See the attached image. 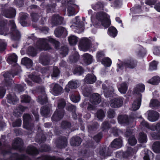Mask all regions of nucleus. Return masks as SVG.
I'll use <instances>...</instances> for the list:
<instances>
[{
	"label": "nucleus",
	"instance_id": "10",
	"mask_svg": "<svg viewBox=\"0 0 160 160\" xmlns=\"http://www.w3.org/2000/svg\"><path fill=\"white\" fill-rule=\"evenodd\" d=\"M9 25L12 29V39L15 40H18L20 38V34L19 32L16 29V26L13 20L10 21Z\"/></svg>",
	"mask_w": 160,
	"mask_h": 160
},
{
	"label": "nucleus",
	"instance_id": "6",
	"mask_svg": "<svg viewBox=\"0 0 160 160\" xmlns=\"http://www.w3.org/2000/svg\"><path fill=\"white\" fill-rule=\"evenodd\" d=\"M65 3H67L68 7V15L69 16H72L76 14L75 10L78 9V7L74 4L73 0H66Z\"/></svg>",
	"mask_w": 160,
	"mask_h": 160
},
{
	"label": "nucleus",
	"instance_id": "17",
	"mask_svg": "<svg viewBox=\"0 0 160 160\" xmlns=\"http://www.w3.org/2000/svg\"><path fill=\"white\" fill-rule=\"evenodd\" d=\"M23 142L20 138H16L12 144V148L15 149L20 150L22 147Z\"/></svg>",
	"mask_w": 160,
	"mask_h": 160
},
{
	"label": "nucleus",
	"instance_id": "28",
	"mask_svg": "<svg viewBox=\"0 0 160 160\" xmlns=\"http://www.w3.org/2000/svg\"><path fill=\"white\" fill-rule=\"evenodd\" d=\"M141 98H139L137 100L134 101L133 103L131 109L132 110L136 111L138 109L141 105Z\"/></svg>",
	"mask_w": 160,
	"mask_h": 160
},
{
	"label": "nucleus",
	"instance_id": "44",
	"mask_svg": "<svg viewBox=\"0 0 160 160\" xmlns=\"http://www.w3.org/2000/svg\"><path fill=\"white\" fill-rule=\"evenodd\" d=\"M138 140L141 143H145L147 142V137L144 133H140L139 135Z\"/></svg>",
	"mask_w": 160,
	"mask_h": 160
},
{
	"label": "nucleus",
	"instance_id": "23",
	"mask_svg": "<svg viewBox=\"0 0 160 160\" xmlns=\"http://www.w3.org/2000/svg\"><path fill=\"white\" fill-rule=\"evenodd\" d=\"M15 10L12 8H10L4 12V15L7 18H10L15 17Z\"/></svg>",
	"mask_w": 160,
	"mask_h": 160
},
{
	"label": "nucleus",
	"instance_id": "57",
	"mask_svg": "<svg viewBox=\"0 0 160 160\" xmlns=\"http://www.w3.org/2000/svg\"><path fill=\"white\" fill-rule=\"evenodd\" d=\"M59 71L57 67H55L54 68L53 73L52 75V77H57L59 75Z\"/></svg>",
	"mask_w": 160,
	"mask_h": 160
},
{
	"label": "nucleus",
	"instance_id": "53",
	"mask_svg": "<svg viewBox=\"0 0 160 160\" xmlns=\"http://www.w3.org/2000/svg\"><path fill=\"white\" fill-rule=\"evenodd\" d=\"M79 58V56L78 53L77 52H75L74 55L71 56L70 57L69 59L72 62H76L78 60Z\"/></svg>",
	"mask_w": 160,
	"mask_h": 160
},
{
	"label": "nucleus",
	"instance_id": "25",
	"mask_svg": "<svg viewBox=\"0 0 160 160\" xmlns=\"http://www.w3.org/2000/svg\"><path fill=\"white\" fill-rule=\"evenodd\" d=\"M118 90L122 94H125L128 88V85L125 82L122 83L118 86Z\"/></svg>",
	"mask_w": 160,
	"mask_h": 160
},
{
	"label": "nucleus",
	"instance_id": "41",
	"mask_svg": "<svg viewBox=\"0 0 160 160\" xmlns=\"http://www.w3.org/2000/svg\"><path fill=\"white\" fill-rule=\"evenodd\" d=\"M160 81V78L159 77L155 76L148 80V82L152 84L157 85L159 82Z\"/></svg>",
	"mask_w": 160,
	"mask_h": 160
},
{
	"label": "nucleus",
	"instance_id": "34",
	"mask_svg": "<svg viewBox=\"0 0 160 160\" xmlns=\"http://www.w3.org/2000/svg\"><path fill=\"white\" fill-rule=\"evenodd\" d=\"M68 40L71 45H74L77 44L78 41V38L75 36L71 35L68 37Z\"/></svg>",
	"mask_w": 160,
	"mask_h": 160
},
{
	"label": "nucleus",
	"instance_id": "9",
	"mask_svg": "<svg viewBox=\"0 0 160 160\" xmlns=\"http://www.w3.org/2000/svg\"><path fill=\"white\" fill-rule=\"evenodd\" d=\"M123 98L118 97L112 99L110 101V106L114 108H118L121 107L122 105Z\"/></svg>",
	"mask_w": 160,
	"mask_h": 160
},
{
	"label": "nucleus",
	"instance_id": "5",
	"mask_svg": "<svg viewBox=\"0 0 160 160\" xmlns=\"http://www.w3.org/2000/svg\"><path fill=\"white\" fill-rule=\"evenodd\" d=\"M11 159L13 160H28V157L24 156H19L16 153L13 154ZM38 160H55L54 157L47 156H43L42 158L38 159Z\"/></svg>",
	"mask_w": 160,
	"mask_h": 160
},
{
	"label": "nucleus",
	"instance_id": "48",
	"mask_svg": "<svg viewBox=\"0 0 160 160\" xmlns=\"http://www.w3.org/2000/svg\"><path fill=\"white\" fill-rule=\"evenodd\" d=\"M70 98L72 101L75 103L78 102L80 99L79 95H76L73 94L70 97Z\"/></svg>",
	"mask_w": 160,
	"mask_h": 160
},
{
	"label": "nucleus",
	"instance_id": "61",
	"mask_svg": "<svg viewBox=\"0 0 160 160\" xmlns=\"http://www.w3.org/2000/svg\"><path fill=\"white\" fill-rule=\"evenodd\" d=\"M145 50L142 48L140 51L138 52L137 54L139 57H143L145 54Z\"/></svg>",
	"mask_w": 160,
	"mask_h": 160
},
{
	"label": "nucleus",
	"instance_id": "30",
	"mask_svg": "<svg viewBox=\"0 0 160 160\" xmlns=\"http://www.w3.org/2000/svg\"><path fill=\"white\" fill-rule=\"evenodd\" d=\"M42 92L43 93V96L42 97L39 96L38 97L37 100L41 104H43L45 103L47 101V97L46 95L44 93L45 92V89L44 88H41Z\"/></svg>",
	"mask_w": 160,
	"mask_h": 160
},
{
	"label": "nucleus",
	"instance_id": "11",
	"mask_svg": "<svg viewBox=\"0 0 160 160\" xmlns=\"http://www.w3.org/2000/svg\"><path fill=\"white\" fill-rule=\"evenodd\" d=\"M82 22H81L80 21V18L79 16H77L75 17L74 21V24L75 25H73L71 26V27L73 29H78L82 27L84 24V22L85 21V18L82 17Z\"/></svg>",
	"mask_w": 160,
	"mask_h": 160
},
{
	"label": "nucleus",
	"instance_id": "4",
	"mask_svg": "<svg viewBox=\"0 0 160 160\" xmlns=\"http://www.w3.org/2000/svg\"><path fill=\"white\" fill-rule=\"evenodd\" d=\"M137 62L136 61L132 60H125L122 62L118 64V68L117 69L118 72L119 70H122L123 69L124 67L125 68H133L136 65Z\"/></svg>",
	"mask_w": 160,
	"mask_h": 160
},
{
	"label": "nucleus",
	"instance_id": "59",
	"mask_svg": "<svg viewBox=\"0 0 160 160\" xmlns=\"http://www.w3.org/2000/svg\"><path fill=\"white\" fill-rule=\"evenodd\" d=\"M22 123V120L20 119H18L16 120L15 122L12 124V125L13 127H20L21 126Z\"/></svg>",
	"mask_w": 160,
	"mask_h": 160
},
{
	"label": "nucleus",
	"instance_id": "64",
	"mask_svg": "<svg viewBox=\"0 0 160 160\" xmlns=\"http://www.w3.org/2000/svg\"><path fill=\"white\" fill-rule=\"evenodd\" d=\"M102 137V134L101 133H99L94 136V139L97 142H98Z\"/></svg>",
	"mask_w": 160,
	"mask_h": 160
},
{
	"label": "nucleus",
	"instance_id": "3",
	"mask_svg": "<svg viewBox=\"0 0 160 160\" xmlns=\"http://www.w3.org/2000/svg\"><path fill=\"white\" fill-rule=\"evenodd\" d=\"M66 105V102L64 99H59L58 101V109L55 112L52 119V121L60 120L63 117L64 110L63 108Z\"/></svg>",
	"mask_w": 160,
	"mask_h": 160
},
{
	"label": "nucleus",
	"instance_id": "16",
	"mask_svg": "<svg viewBox=\"0 0 160 160\" xmlns=\"http://www.w3.org/2000/svg\"><path fill=\"white\" fill-rule=\"evenodd\" d=\"M90 100L92 104H98L100 102L101 99L99 94L94 93L91 96Z\"/></svg>",
	"mask_w": 160,
	"mask_h": 160
},
{
	"label": "nucleus",
	"instance_id": "27",
	"mask_svg": "<svg viewBox=\"0 0 160 160\" xmlns=\"http://www.w3.org/2000/svg\"><path fill=\"white\" fill-rule=\"evenodd\" d=\"M39 62L43 65H48L50 63L49 58L46 56H41L39 58Z\"/></svg>",
	"mask_w": 160,
	"mask_h": 160
},
{
	"label": "nucleus",
	"instance_id": "24",
	"mask_svg": "<svg viewBox=\"0 0 160 160\" xmlns=\"http://www.w3.org/2000/svg\"><path fill=\"white\" fill-rule=\"evenodd\" d=\"M83 61L86 65L90 64L92 60V57L88 53H86L82 55Z\"/></svg>",
	"mask_w": 160,
	"mask_h": 160
},
{
	"label": "nucleus",
	"instance_id": "26",
	"mask_svg": "<svg viewBox=\"0 0 160 160\" xmlns=\"http://www.w3.org/2000/svg\"><path fill=\"white\" fill-rule=\"evenodd\" d=\"M21 63L25 65L27 68H30L32 65V60L27 57L24 58L22 59Z\"/></svg>",
	"mask_w": 160,
	"mask_h": 160
},
{
	"label": "nucleus",
	"instance_id": "38",
	"mask_svg": "<svg viewBox=\"0 0 160 160\" xmlns=\"http://www.w3.org/2000/svg\"><path fill=\"white\" fill-rule=\"evenodd\" d=\"M29 77L33 81L37 83H40L42 81L39 75L38 74L35 73L34 74L30 75L29 76Z\"/></svg>",
	"mask_w": 160,
	"mask_h": 160
},
{
	"label": "nucleus",
	"instance_id": "56",
	"mask_svg": "<svg viewBox=\"0 0 160 160\" xmlns=\"http://www.w3.org/2000/svg\"><path fill=\"white\" fill-rule=\"evenodd\" d=\"M71 124L69 122L63 121L61 124V127L63 129L69 128L70 127Z\"/></svg>",
	"mask_w": 160,
	"mask_h": 160
},
{
	"label": "nucleus",
	"instance_id": "8",
	"mask_svg": "<svg viewBox=\"0 0 160 160\" xmlns=\"http://www.w3.org/2000/svg\"><path fill=\"white\" fill-rule=\"evenodd\" d=\"M139 118H140V122L141 125L152 130H154L155 129L158 132H160V122L157 123L155 126L153 125L150 126L142 117H140Z\"/></svg>",
	"mask_w": 160,
	"mask_h": 160
},
{
	"label": "nucleus",
	"instance_id": "43",
	"mask_svg": "<svg viewBox=\"0 0 160 160\" xmlns=\"http://www.w3.org/2000/svg\"><path fill=\"white\" fill-rule=\"evenodd\" d=\"M68 84L70 88L72 89H75L78 86V82L76 80H72L69 82Z\"/></svg>",
	"mask_w": 160,
	"mask_h": 160
},
{
	"label": "nucleus",
	"instance_id": "58",
	"mask_svg": "<svg viewBox=\"0 0 160 160\" xmlns=\"http://www.w3.org/2000/svg\"><path fill=\"white\" fill-rule=\"evenodd\" d=\"M6 46L4 40H0V51L4 50Z\"/></svg>",
	"mask_w": 160,
	"mask_h": 160
},
{
	"label": "nucleus",
	"instance_id": "14",
	"mask_svg": "<svg viewBox=\"0 0 160 160\" xmlns=\"http://www.w3.org/2000/svg\"><path fill=\"white\" fill-rule=\"evenodd\" d=\"M6 21L0 22V35L6 36L9 33L8 29L6 27Z\"/></svg>",
	"mask_w": 160,
	"mask_h": 160
},
{
	"label": "nucleus",
	"instance_id": "62",
	"mask_svg": "<svg viewBox=\"0 0 160 160\" xmlns=\"http://www.w3.org/2000/svg\"><path fill=\"white\" fill-rule=\"evenodd\" d=\"M104 55V54L103 52L101 51L98 52L97 54V58L98 60H100L102 58Z\"/></svg>",
	"mask_w": 160,
	"mask_h": 160
},
{
	"label": "nucleus",
	"instance_id": "52",
	"mask_svg": "<svg viewBox=\"0 0 160 160\" xmlns=\"http://www.w3.org/2000/svg\"><path fill=\"white\" fill-rule=\"evenodd\" d=\"M21 17L20 22L21 25L23 26H25L23 25L24 22H23V21L25 20L28 17V15L26 13H21L20 14Z\"/></svg>",
	"mask_w": 160,
	"mask_h": 160
},
{
	"label": "nucleus",
	"instance_id": "35",
	"mask_svg": "<svg viewBox=\"0 0 160 160\" xmlns=\"http://www.w3.org/2000/svg\"><path fill=\"white\" fill-rule=\"evenodd\" d=\"M17 56L16 55L13 53L10 55L7 59V61L10 64H12V63H15L17 60Z\"/></svg>",
	"mask_w": 160,
	"mask_h": 160
},
{
	"label": "nucleus",
	"instance_id": "40",
	"mask_svg": "<svg viewBox=\"0 0 160 160\" xmlns=\"http://www.w3.org/2000/svg\"><path fill=\"white\" fill-rule=\"evenodd\" d=\"M152 148L155 152L160 153V141L155 142L152 145Z\"/></svg>",
	"mask_w": 160,
	"mask_h": 160
},
{
	"label": "nucleus",
	"instance_id": "15",
	"mask_svg": "<svg viewBox=\"0 0 160 160\" xmlns=\"http://www.w3.org/2000/svg\"><path fill=\"white\" fill-rule=\"evenodd\" d=\"M159 118L158 113L154 111L149 112L148 115V119L152 122H154L157 121Z\"/></svg>",
	"mask_w": 160,
	"mask_h": 160
},
{
	"label": "nucleus",
	"instance_id": "47",
	"mask_svg": "<svg viewBox=\"0 0 160 160\" xmlns=\"http://www.w3.org/2000/svg\"><path fill=\"white\" fill-rule=\"evenodd\" d=\"M160 106V102L157 100L153 99H152L150 103V106L151 107H158Z\"/></svg>",
	"mask_w": 160,
	"mask_h": 160
},
{
	"label": "nucleus",
	"instance_id": "37",
	"mask_svg": "<svg viewBox=\"0 0 160 160\" xmlns=\"http://www.w3.org/2000/svg\"><path fill=\"white\" fill-rule=\"evenodd\" d=\"M27 152L31 155H36L38 153V152L34 147L29 146L27 148Z\"/></svg>",
	"mask_w": 160,
	"mask_h": 160
},
{
	"label": "nucleus",
	"instance_id": "32",
	"mask_svg": "<svg viewBox=\"0 0 160 160\" xmlns=\"http://www.w3.org/2000/svg\"><path fill=\"white\" fill-rule=\"evenodd\" d=\"M8 102L11 104H15L18 101V98L15 95L12 96L11 95H9L7 96Z\"/></svg>",
	"mask_w": 160,
	"mask_h": 160
},
{
	"label": "nucleus",
	"instance_id": "13",
	"mask_svg": "<svg viewBox=\"0 0 160 160\" xmlns=\"http://www.w3.org/2000/svg\"><path fill=\"white\" fill-rule=\"evenodd\" d=\"M23 127L27 129H31L30 123L31 119L30 116L28 114H25L23 116Z\"/></svg>",
	"mask_w": 160,
	"mask_h": 160
},
{
	"label": "nucleus",
	"instance_id": "49",
	"mask_svg": "<svg viewBox=\"0 0 160 160\" xmlns=\"http://www.w3.org/2000/svg\"><path fill=\"white\" fill-rule=\"evenodd\" d=\"M105 113L102 110L98 111L97 113V118L99 120H102L105 117Z\"/></svg>",
	"mask_w": 160,
	"mask_h": 160
},
{
	"label": "nucleus",
	"instance_id": "1",
	"mask_svg": "<svg viewBox=\"0 0 160 160\" xmlns=\"http://www.w3.org/2000/svg\"><path fill=\"white\" fill-rule=\"evenodd\" d=\"M48 42L54 44L56 49L58 48L60 45L59 42L50 37H48L46 38L40 39L37 43L36 48L35 49L33 48L29 47V50L30 52L31 55L33 57L35 56L37 53V51L47 50L51 49V47L48 44Z\"/></svg>",
	"mask_w": 160,
	"mask_h": 160
},
{
	"label": "nucleus",
	"instance_id": "29",
	"mask_svg": "<svg viewBox=\"0 0 160 160\" xmlns=\"http://www.w3.org/2000/svg\"><path fill=\"white\" fill-rule=\"evenodd\" d=\"M67 33L66 30L64 28L59 27L57 28L54 31V33L57 37H59L61 36L62 34Z\"/></svg>",
	"mask_w": 160,
	"mask_h": 160
},
{
	"label": "nucleus",
	"instance_id": "46",
	"mask_svg": "<svg viewBox=\"0 0 160 160\" xmlns=\"http://www.w3.org/2000/svg\"><path fill=\"white\" fill-rule=\"evenodd\" d=\"M73 72L74 74L79 75L84 72V70L81 67L78 66L74 69Z\"/></svg>",
	"mask_w": 160,
	"mask_h": 160
},
{
	"label": "nucleus",
	"instance_id": "45",
	"mask_svg": "<svg viewBox=\"0 0 160 160\" xmlns=\"http://www.w3.org/2000/svg\"><path fill=\"white\" fill-rule=\"evenodd\" d=\"M102 63L105 67H110L112 63L111 60L108 58H104L102 61Z\"/></svg>",
	"mask_w": 160,
	"mask_h": 160
},
{
	"label": "nucleus",
	"instance_id": "20",
	"mask_svg": "<svg viewBox=\"0 0 160 160\" xmlns=\"http://www.w3.org/2000/svg\"><path fill=\"white\" fill-rule=\"evenodd\" d=\"M122 146V140L120 138L115 139L111 143L110 147L115 149H118Z\"/></svg>",
	"mask_w": 160,
	"mask_h": 160
},
{
	"label": "nucleus",
	"instance_id": "63",
	"mask_svg": "<svg viewBox=\"0 0 160 160\" xmlns=\"http://www.w3.org/2000/svg\"><path fill=\"white\" fill-rule=\"evenodd\" d=\"M67 108L68 110L72 112H75L76 109V107L71 104H69L67 106Z\"/></svg>",
	"mask_w": 160,
	"mask_h": 160
},
{
	"label": "nucleus",
	"instance_id": "55",
	"mask_svg": "<svg viewBox=\"0 0 160 160\" xmlns=\"http://www.w3.org/2000/svg\"><path fill=\"white\" fill-rule=\"evenodd\" d=\"M158 62L155 61H153L151 62L150 65L149 69L151 70H156L157 68V65Z\"/></svg>",
	"mask_w": 160,
	"mask_h": 160
},
{
	"label": "nucleus",
	"instance_id": "22",
	"mask_svg": "<svg viewBox=\"0 0 160 160\" xmlns=\"http://www.w3.org/2000/svg\"><path fill=\"white\" fill-rule=\"evenodd\" d=\"M96 80L95 76L93 74H88L85 78V82L88 84H92Z\"/></svg>",
	"mask_w": 160,
	"mask_h": 160
},
{
	"label": "nucleus",
	"instance_id": "60",
	"mask_svg": "<svg viewBox=\"0 0 160 160\" xmlns=\"http://www.w3.org/2000/svg\"><path fill=\"white\" fill-rule=\"evenodd\" d=\"M107 115L108 117L109 118H113L115 115L114 111L112 109H109L107 112Z\"/></svg>",
	"mask_w": 160,
	"mask_h": 160
},
{
	"label": "nucleus",
	"instance_id": "39",
	"mask_svg": "<svg viewBox=\"0 0 160 160\" xmlns=\"http://www.w3.org/2000/svg\"><path fill=\"white\" fill-rule=\"evenodd\" d=\"M108 34L110 36L114 38L117 35V31L115 28L110 27L108 29Z\"/></svg>",
	"mask_w": 160,
	"mask_h": 160
},
{
	"label": "nucleus",
	"instance_id": "18",
	"mask_svg": "<svg viewBox=\"0 0 160 160\" xmlns=\"http://www.w3.org/2000/svg\"><path fill=\"white\" fill-rule=\"evenodd\" d=\"M3 76L4 78V80L7 86H11L13 83V81L10 78L12 76L13 77V75L9 72H6L3 74Z\"/></svg>",
	"mask_w": 160,
	"mask_h": 160
},
{
	"label": "nucleus",
	"instance_id": "31",
	"mask_svg": "<svg viewBox=\"0 0 160 160\" xmlns=\"http://www.w3.org/2000/svg\"><path fill=\"white\" fill-rule=\"evenodd\" d=\"M81 142V139L78 137H77L71 139L70 143L72 146H78L80 145Z\"/></svg>",
	"mask_w": 160,
	"mask_h": 160
},
{
	"label": "nucleus",
	"instance_id": "50",
	"mask_svg": "<svg viewBox=\"0 0 160 160\" xmlns=\"http://www.w3.org/2000/svg\"><path fill=\"white\" fill-rule=\"evenodd\" d=\"M105 85H102V88L104 90V92L105 96L106 98H108L109 97H111L112 93L114 92L113 89H112V90H111V91L109 92V91H108L107 90L105 89Z\"/></svg>",
	"mask_w": 160,
	"mask_h": 160
},
{
	"label": "nucleus",
	"instance_id": "51",
	"mask_svg": "<svg viewBox=\"0 0 160 160\" xmlns=\"http://www.w3.org/2000/svg\"><path fill=\"white\" fill-rule=\"evenodd\" d=\"M31 100L30 97L27 95H22L21 96V101L22 102H29Z\"/></svg>",
	"mask_w": 160,
	"mask_h": 160
},
{
	"label": "nucleus",
	"instance_id": "21",
	"mask_svg": "<svg viewBox=\"0 0 160 160\" xmlns=\"http://www.w3.org/2000/svg\"><path fill=\"white\" fill-rule=\"evenodd\" d=\"M145 90V86L142 84H139L137 85L134 89V92L136 94L139 95V98H141V95L140 92H143Z\"/></svg>",
	"mask_w": 160,
	"mask_h": 160
},
{
	"label": "nucleus",
	"instance_id": "36",
	"mask_svg": "<svg viewBox=\"0 0 160 160\" xmlns=\"http://www.w3.org/2000/svg\"><path fill=\"white\" fill-rule=\"evenodd\" d=\"M40 112L41 114L45 117H47L50 113V109L48 106H44L41 108Z\"/></svg>",
	"mask_w": 160,
	"mask_h": 160
},
{
	"label": "nucleus",
	"instance_id": "2",
	"mask_svg": "<svg viewBox=\"0 0 160 160\" xmlns=\"http://www.w3.org/2000/svg\"><path fill=\"white\" fill-rule=\"evenodd\" d=\"M94 23L95 25L101 24L105 28L108 27L111 23L109 16L103 12H99L96 14Z\"/></svg>",
	"mask_w": 160,
	"mask_h": 160
},
{
	"label": "nucleus",
	"instance_id": "42",
	"mask_svg": "<svg viewBox=\"0 0 160 160\" xmlns=\"http://www.w3.org/2000/svg\"><path fill=\"white\" fill-rule=\"evenodd\" d=\"M92 8L95 10H102L104 8V5L101 2H98L95 4H92Z\"/></svg>",
	"mask_w": 160,
	"mask_h": 160
},
{
	"label": "nucleus",
	"instance_id": "7",
	"mask_svg": "<svg viewBox=\"0 0 160 160\" xmlns=\"http://www.w3.org/2000/svg\"><path fill=\"white\" fill-rule=\"evenodd\" d=\"M90 40L87 38H81L79 44V48L81 50L86 51L90 47Z\"/></svg>",
	"mask_w": 160,
	"mask_h": 160
},
{
	"label": "nucleus",
	"instance_id": "54",
	"mask_svg": "<svg viewBox=\"0 0 160 160\" xmlns=\"http://www.w3.org/2000/svg\"><path fill=\"white\" fill-rule=\"evenodd\" d=\"M128 142L129 144L133 146L136 144L137 141L135 137L134 136H132L129 139Z\"/></svg>",
	"mask_w": 160,
	"mask_h": 160
},
{
	"label": "nucleus",
	"instance_id": "33",
	"mask_svg": "<svg viewBox=\"0 0 160 160\" xmlns=\"http://www.w3.org/2000/svg\"><path fill=\"white\" fill-rule=\"evenodd\" d=\"M118 121L121 124H126L128 123V119L127 115H120L118 116Z\"/></svg>",
	"mask_w": 160,
	"mask_h": 160
},
{
	"label": "nucleus",
	"instance_id": "12",
	"mask_svg": "<svg viewBox=\"0 0 160 160\" xmlns=\"http://www.w3.org/2000/svg\"><path fill=\"white\" fill-rule=\"evenodd\" d=\"M52 93L55 96H58L62 92V88L59 85L57 84H52Z\"/></svg>",
	"mask_w": 160,
	"mask_h": 160
},
{
	"label": "nucleus",
	"instance_id": "19",
	"mask_svg": "<svg viewBox=\"0 0 160 160\" xmlns=\"http://www.w3.org/2000/svg\"><path fill=\"white\" fill-rule=\"evenodd\" d=\"M63 20L62 17L58 15H54L52 18V23L53 25L61 24L62 23Z\"/></svg>",
	"mask_w": 160,
	"mask_h": 160
}]
</instances>
